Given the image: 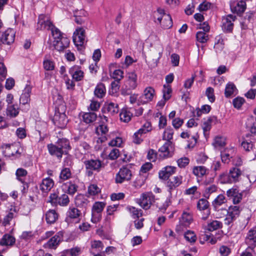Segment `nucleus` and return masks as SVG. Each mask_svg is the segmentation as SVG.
<instances>
[{
    "mask_svg": "<svg viewBox=\"0 0 256 256\" xmlns=\"http://www.w3.org/2000/svg\"><path fill=\"white\" fill-rule=\"evenodd\" d=\"M47 147L50 154L58 159H60L64 154H67L71 148L68 140L66 138L59 139L56 144H48Z\"/></svg>",
    "mask_w": 256,
    "mask_h": 256,
    "instance_id": "1",
    "label": "nucleus"
},
{
    "mask_svg": "<svg viewBox=\"0 0 256 256\" xmlns=\"http://www.w3.org/2000/svg\"><path fill=\"white\" fill-rule=\"evenodd\" d=\"M126 78L121 89V94L123 96L130 95L132 90H135L138 86L137 75L134 72H128Z\"/></svg>",
    "mask_w": 256,
    "mask_h": 256,
    "instance_id": "2",
    "label": "nucleus"
},
{
    "mask_svg": "<svg viewBox=\"0 0 256 256\" xmlns=\"http://www.w3.org/2000/svg\"><path fill=\"white\" fill-rule=\"evenodd\" d=\"M241 174L240 170L234 167L230 169L228 174L222 173L220 175L219 178L222 183L232 184L238 182Z\"/></svg>",
    "mask_w": 256,
    "mask_h": 256,
    "instance_id": "3",
    "label": "nucleus"
},
{
    "mask_svg": "<svg viewBox=\"0 0 256 256\" xmlns=\"http://www.w3.org/2000/svg\"><path fill=\"white\" fill-rule=\"evenodd\" d=\"M48 202L53 206L60 205L61 206H66L68 205L70 200L66 194L58 196V194L54 192L50 194Z\"/></svg>",
    "mask_w": 256,
    "mask_h": 256,
    "instance_id": "4",
    "label": "nucleus"
},
{
    "mask_svg": "<svg viewBox=\"0 0 256 256\" xmlns=\"http://www.w3.org/2000/svg\"><path fill=\"white\" fill-rule=\"evenodd\" d=\"M84 164L86 169V174L88 176L93 174L94 171L99 172L104 166L102 162L98 159L86 160L84 162Z\"/></svg>",
    "mask_w": 256,
    "mask_h": 256,
    "instance_id": "5",
    "label": "nucleus"
},
{
    "mask_svg": "<svg viewBox=\"0 0 256 256\" xmlns=\"http://www.w3.org/2000/svg\"><path fill=\"white\" fill-rule=\"evenodd\" d=\"M3 154L5 156L10 157L16 156L18 158L21 155L22 150L18 145L14 144H3L1 146Z\"/></svg>",
    "mask_w": 256,
    "mask_h": 256,
    "instance_id": "6",
    "label": "nucleus"
},
{
    "mask_svg": "<svg viewBox=\"0 0 256 256\" xmlns=\"http://www.w3.org/2000/svg\"><path fill=\"white\" fill-rule=\"evenodd\" d=\"M132 176V172L128 165L122 166L116 174L115 182L116 184H122L125 181H129Z\"/></svg>",
    "mask_w": 256,
    "mask_h": 256,
    "instance_id": "7",
    "label": "nucleus"
},
{
    "mask_svg": "<svg viewBox=\"0 0 256 256\" xmlns=\"http://www.w3.org/2000/svg\"><path fill=\"white\" fill-rule=\"evenodd\" d=\"M106 206V203L102 202H96L92 206V221L96 223L102 218V212Z\"/></svg>",
    "mask_w": 256,
    "mask_h": 256,
    "instance_id": "8",
    "label": "nucleus"
},
{
    "mask_svg": "<svg viewBox=\"0 0 256 256\" xmlns=\"http://www.w3.org/2000/svg\"><path fill=\"white\" fill-rule=\"evenodd\" d=\"M73 42L78 49H82L86 40L85 30L82 28L76 29L73 34Z\"/></svg>",
    "mask_w": 256,
    "mask_h": 256,
    "instance_id": "9",
    "label": "nucleus"
},
{
    "mask_svg": "<svg viewBox=\"0 0 256 256\" xmlns=\"http://www.w3.org/2000/svg\"><path fill=\"white\" fill-rule=\"evenodd\" d=\"M155 196L152 192L143 193L137 200V203L144 209L148 210L154 202Z\"/></svg>",
    "mask_w": 256,
    "mask_h": 256,
    "instance_id": "10",
    "label": "nucleus"
},
{
    "mask_svg": "<svg viewBox=\"0 0 256 256\" xmlns=\"http://www.w3.org/2000/svg\"><path fill=\"white\" fill-rule=\"evenodd\" d=\"M63 232L62 231L58 232L51 238L46 243L44 244L43 247L45 248L56 250L60 244L63 240Z\"/></svg>",
    "mask_w": 256,
    "mask_h": 256,
    "instance_id": "11",
    "label": "nucleus"
},
{
    "mask_svg": "<svg viewBox=\"0 0 256 256\" xmlns=\"http://www.w3.org/2000/svg\"><path fill=\"white\" fill-rule=\"evenodd\" d=\"M15 34V31L12 28H8L2 34L0 33V45L12 44L14 41Z\"/></svg>",
    "mask_w": 256,
    "mask_h": 256,
    "instance_id": "12",
    "label": "nucleus"
},
{
    "mask_svg": "<svg viewBox=\"0 0 256 256\" xmlns=\"http://www.w3.org/2000/svg\"><path fill=\"white\" fill-rule=\"evenodd\" d=\"M82 214L80 210L74 207H70L66 212V220L68 222H79L82 218Z\"/></svg>",
    "mask_w": 256,
    "mask_h": 256,
    "instance_id": "13",
    "label": "nucleus"
},
{
    "mask_svg": "<svg viewBox=\"0 0 256 256\" xmlns=\"http://www.w3.org/2000/svg\"><path fill=\"white\" fill-rule=\"evenodd\" d=\"M54 26L48 16L42 14L39 16L37 25L38 30H50Z\"/></svg>",
    "mask_w": 256,
    "mask_h": 256,
    "instance_id": "14",
    "label": "nucleus"
},
{
    "mask_svg": "<svg viewBox=\"0 0 256 256\" xmlns=\"http://www.w3.org/2000/svg\"><path fill=\"white\" fill-rule=\"evenodd\" d=\"M236 18V16L232 14H228L222 18V28L224 32H232L234 28V22Z\"/></svg>",
    "mask_w": 256,
    "mask_h": 256,
    "instance_id": "15",
    "label": "nucleus"
},
{
    "mask_svg": "<svg viewBox=\"0 0 256 256\" xmlns=\"http://www.w3.org/2000/svg\"><path fill=\"white\" fill-rule=\"evenodd\" d=\"M240 213V208L238 206H230L228 210L226 218L224 219L226 224L230 225L234 220Z\"/></svg>",
    "mask_w": 256,
    "mask_h": 256,
    "instance_id": "16",
    "label": "nucleus"
},
{
    "mask_svg": "<svg viewBox=\"0 0 256 256\" xmlns=\"http://www.w3.org/2000/svg\"><path fill=\"white\" fill-rule=\"evenodd\" d=\"M245 242L248 246L246 250H254L256 246V230L251 229L248 231L246 238Z\"/></svg>",
    "mask_w": 256,
    "mask_h": 256,
    "instance_id": "17",
    "label": "nucleus"
},
{
    "mask_svg": "<svg viewBox=\"0 0 256 256\" xmlns=\"http://www.w3.org/2000/svg\"><path fill=\"white\" fill-rule=\"evenodd\" d=\"M75 142H76L75 149L76 154L80 156L85 154L88 152L90 149V145L86 142H78V138L76 137L74 138Z\"/></svg>",
    "mask_w": 256,
    "mask_h": 256,
    "instance_id": "18",
    "label": "nucleus"
},
{
    "mask_svg": "<svg viewBox=\"0 0 256 256\" xmlns=\"http://www.w3.org/2000/svg\"><path fill=\"white\" fill-rule=\"evenodd\" d=\"M53 120L56 126L62 128H64L68 122L66 115L64 112H56Z\"/></svg>",
    "mask_w": 256,
    "mask_h": 256,
    "instance_id": "19",
    "label": "nucleus"
},
{
    "mask_svg": "<svg viewBox=\"0 0 256 256\" xmlns=\"http://www.w3.org/2000/svg\"><path fill=\"white\" fill-rule=\"evenodd\" d=\"M70 43V40L66 37L61 38V39L54 40L53 46L56 50L62 52L69 46Z\"/></svg>",
    "mask_w": 256,
    "mask_h": 256,
    "instance_id": "20",
    "label": "nucleus"
},
{
    "mask_svg": "<svg viewBox=\"0 0 256 256\" xmlns=\"http://www.w3.org/2000/svg\"><path fill=\"white\" fill-rule=\"evenodd\" d=\"M182 176H177L168 179L167 182L166 186L168 188V192L171 193L172 191L182 184Z\"/></svg>",
    "mask_w": 256,
    "mask_h": 256,
    "instance_id": "21",
    "label": "nucleus"
},
{
    "mask_svg": "<svg viewBox=\"0 0 256 256\" xmlns=\"http://www.w3.org/2000/svg\"><path fill=\"white\" fill-rule=\"evenodd\" d=\"M155 93L154 88L152 87H148L145 88L144 94L140 97V102L142 104H146L152 100Z\"/></svg>",
    "mask_w": 256,
    "mask_h": 256,
    "instance_id": "22",
    "label": "nucleus"
},
{
    "mask_svg": "<svg viewBox=\"0 0 256 256\" xmlns=\"http://www.w3.org/2000/svg\"><path fill=\"white\" fill-rule=\"evenodd\" d=\"M69 73L72 76V79L76 82L82 80L84 76V72L78 66H74L69 70Z\"/></svg>",
    "mask_w": 256,
    "mask_h": 256,
    "instance_id": "23",
    "label": "nucleus"
},
{
    "mask_svg": "<svg viewBox=\"0 0 256 256\" xmlns=\"http://www.w3.org/2000/svg\"><path fill=\"white\" fill-rule=\"evenodd\" d=\"M218 122V120L215 116L209 117L206 121L204 122L202 125V128L204 135L205 136H206L207 132L210 130L212 124H216Z\"/></svg>",
    "mask_w": 256,
    "mask_h": 256,
    "instance_id": "24",
    "label": "nucleus"
},
{
    "mask_svg": "<svg viewBox=\"0 0 256 256\" xmlns=\"http://www.w3.org/2000/svg\"><path fill=\"white\" fill-rule=\"evenodd\" d=\"M172 142L171 141H166L164 144L159 148V152L162 155L160 156L164 158L171 157L172 156V152L170 151V147H172Z\"/></svg>",
    "mask_w": 256,
    "mask_h": 256,
    "instance_id": "25",
    "label": "nucleus"
},
{
    "mask_svg": "<svg viewBox=\"0 0 256 256\" xmlns=\"http://www.w3.org/2000/svg\"><path fill=\"white\" fill-rule=\"evenodd\" d=\"M54 182L50 178H44L40 184V190L43 192H48L54 186Z\"/></svg>",
    "mask_w": 256,
    "mask_h": 256,
    "instance_id": "26",
    "label": "nucleus"
},
{
    "mask_svg": "<svg viewBox=\"0 0 256 256\" xmlns=\"http://www.w3.org/2000/svg\"><path fill=\"white\" fill-rule=\"evenodd\" d=\"M176 168L172 166H167L162 168L159 172V177L161 179H168L170 176L176 172Z\"/></svg>",
    "mask_w": 256,
    "mask_h": 256,
    "instance_id": "27",
    "label": "nucleus"
},
{
    "mask_svg": "<svg viewBox=\"0 0 256 256\" xmlns=\"http://www.w3.org/2000/svg\"><path fill=\"white\" fill-rule=\"evenodd\" d=\"M15 242L16 239L13 236L9 234H5L0 241V247L2 246H12ZM3 250V249L0 248V252Z\"/></svg>",
    "mask_w": 256,
    "mask_h": 256,
    "instance_id": "28",
    "label": "nucleus"
},
{
    "mask_svg": "<svg viewBox=\"0 0 256 256\" xmlns=\"http://www.w3.org/2000/svg\"><path fill=\"white\" fill-rule=\"evenodd\" d=\"M230 8L234 12L238 14H242L246 8V3L244 0H240L236 4L234 3L230 4Z\"/></svg>",
    "mask_w": 256,
    "mask_h": 256,
    "instance_id": "29",
    "label": "nucleus"
},
{
    "mask_svg": "<svg viewBox=\"0 0 256 256\" xmlns=\"http://www.w3.org/2000/svg\"><path fill=\"white\" fill-rule=\"evenodd\" d=\"M104 111L111 115L117 114L118 112V104L112 102L106 103L104 106Z\"/></svg>",
    "mask_w": 256,
    "mask_h": 256,
    "instance_id": "30",
    "label": "nucleus"
},
{
    "mask_svg": "<svg viewBox=\"0 0 256 256\" xmlns=\"http://www.w3.org/2000/svg\"><path fill=\"white\" fill-rule=\"evenodd\" d=\"M62 186L66 192L72 196L76 192L78 188V186L70 181L64 184Z\"/></svg>",
    "mask_w": 256,
    "mask_h": 256,
    "instance_id": "31",
    "label": "nucleus"
},
{
    "mask_svg": "<svg viewBox=\"0 0 256 256\" xmlns=\"http://www.w3.org/2000/svg\"><path fill=\"white\" fill-rule=\"evenodd\" d=\"M58 214L55 210H50L46 214V220L48 224H54L58 219Z\"/></svg>",
    "mask_w": 256,
    "mask_h": 256,
    "instance_id": "32",
    "label": "nucleus"
},
{
    "mask_svg": "<svg viewBox=\"0 0 256 256\" xmlns=\"http://www.w3.org/2000/svg\"><path fill=\"white\" fill-rule=\"evenodd\" d=\"M192 172L198 177L202 178L208 173V170L204 166H196L193 168Z\"/></svg>",
    "mask_w": 256,
    "mask_h": 256,
    "instance_id": "33",
    "label": "nucleus"
},
{
    "mask_svg": "<svg viewBox=\"0 0 256 256\" xmlns=\"http://www.w3.org/2000/svg\"><path fill=\"white\" fill-rule=\"evenodd\" d=\"M222 227V222L217 220H212L210 222H208L206 226V230L210 232L217 230Z\"/></svg>",
    "mask_w": 256,
    "mask_h": 256,
    "instance_id": "34",
    "label": "nucleus"
},
{
    "mask_svg": "<svg viewBox=\"0 0 256 256\" xmlns=\"http://www.w3.org/2000/svg\"><path fill=\"white\" fill-rule=\"evenodd\" d=\"M89 201L85 196L82 194H79L75 198V203L78 206L86 208Z\"/></svg>",
    "mask_w": 256,
    "mask_h": 256,
    "instance_id": "35",
    "label": "nucleus"
},
{
    "mask_svg": "<svg viewBox=\"0 0 256 256\" xmlns=\"http://www.w3.org/2000/svg\"><path fill=\"white\" fill-rule=\"evenodd\" d=\"M106 87L102 83H99L96 86L94 94L98 98H102L106 94Z\"/></svg>",
    "mask_w": 256,
    "mask_h": 256,
    "instance_id": "36",
    "label": "nucleus"
},
{
    "mask_svg": "<svg viewBox=\"0 0 256 256\" xmlns=\"http://www.w3.org/2000/svg\"><path fill=\"white\" fill-rule=\"evenodd\" d=\"M192 216L191 214L184 212L180 218V222L182 225L188 226L192 222Z\"/></svg>",
    "mask_w": 256,
    "mask_h": 256,
    "instance_id": "37",
    "label": "nucleus"
},
{
    "mask_svg": "<svg viewBox=\"0 0 256 256\" xmlns=\"http://www.w3.org/2000/svg\"><path fill=\"white\" fill-rule=\"evenodd\" d=\"M80 252V248L78 247H75L64 250L61 252L60 256H78Z\"/></svg>",
    "mask_w": 256,
    "mask_h": 256,
    "instance_id": "38",
    "label": "nucleus"
},
{
    "mask_svg": "<svg viewBox=\"0 0 256 256\" xmlns=\"http://www.w3.org/2000/svg\"><path fill=\"white\" fill-rule=\"evenodd\" d=\"M97 115L94 112H85L82 116L83 120L86 124H92L96 121Z\"/></svg>",
    "mask_w": 256,
    "mask_h": 256,
    "instance_id": "39",
    "label": "nucleus"
},
{
    "mask_svg": "<svg viewBox=\"0 0 256 256\" xmlns=\"http://www.w3.org/2000/svg\"><path fill=\"white\" fill-rule=\"evenodd\" d=\"M160 24L164 29L170 28L172 26V20L171 16L168 14H164V18L162 22Z\"/></svg>",
    "mask_w": 256,
    "mask_h": 256,
    "instance_id": "40",
    "label": "nucleus"
},
{
    "mask_svg": "<svg viewBox=\"0 0 256 256\" xmlns=\"http://www.w3.org/2000/svg\"><path fill=\"white\" fill-rule=\"evenodd\" d=\"M127 210L130 212L132 217L134 219L139 218L142 216V212L135 207L128 206L126 208Z\"/></svg>",
    "mask_w": 256,
    "mask_h": 256,
    "instance_id": "41",
    "label": "nucleus"
},
{
    "mask_svg": "<svg viewBox=\"0 0 256 256\" xmlns=\"http://www.w3.org/2000/svg\"><path fill=\"white\" fill-rule=\"evenodd\" d=\"M30 90L29 88L24 90L20 98V104L25 105L29 102L30 101Z\"/></svg>",
    "mask_w": 256,
    "mask_h": 256,
    "instance_id": "42",
    "label": "nucleus"
},
{
    "mask_svg": "<svg viewBox=\"0 0 256 256\" xmlns=\"http://www.w3.org/2000/svg\"><path fill=\"white\" fill-rule=\"evenodd\" d=\"M196 207L200 211L210 210L208 202L206 199L203 198L200 199L198 201Z\"/></svg>",
    "mask_w": 256,
    "mask_h": 256,
    "instance_id": "43",
    "label": "nucleus"
},
{
    "mask_svg": "<svg viewBox=\"0 0 256 256\" xmlns=\"http://www.w3.org/2000/svg\"><path fill=\"white\" fill-rule=\"evenodd\" d=\"M91 247V252L92 254H96L99 253L102 250L104 246L100 241L94 240L92 242Z\"/></svg>",
    "mask_w": 256,
    "mask_h": 256,
    "instance_id": "44",
    "label": "nucleus"
},
{
    "mask_svg": "<svg viewBox=\"0 0 256 256\" xmlns=\"http://www.w3.org/2000/svg\"><path fill=\"white\" fill-rule=\"evenodd\" d=\"M6 114L8 116L15 118L19 114L18 108L14 104L8 106L6 108Z\"/></svg>",
    "mask_w": 256,
    "mask_h": 256,
    "instance_id": "45",
    "label": "nucleus"
},
{
    "mask_svg": "<svg viewBox=\"0 0 256 256\" xmlns=\"http://www.w3.org/2000/svg\"><path fill=\"white\" fill-rule=\"evenodd\" d=\"M132 116V113L127 109H122L120 114V119L124 122H128Z\"/></svg>",
    "mask_w": 256,
    "mask_h": 256,
    "instance_id": "46",
    "label": "nucleus"
},
{
    "mask_svg": "<svg viewBox=\"0 0 256 256\" xmlns=\"http://www.w3.org/2000/svg\"><path fill=\"white\" fill-rule=\"evenodd\" d=\"M236 90L235 85L232 82H228L226 86L224 95L226 98H230L232 96L234 92Z\"/></svg>",
    "mask_w": 256,
    "mask_h": 256,
    "instance_id": "47",
    "label": "nucleus"
},
{
    "mask_svg": "<svg viewBox=\"0 0 256 256\" xmlns=\"http://www.w3.org/2000/svg\"><path fill=\"white\" fill-rule=\"evenodd\" d=\"M246 128L250 132L256 136V122L253 118H250L248 120L246 124Z\"/></svg>",
    "mask_w": 256,
    "mask_h": 256,
    "instance_id": "48",
    "label": "nucleus"
},
{
    "mask_svg": "<svg viewBox=\"0 0 256 256\" xmlns=\"http://www.w3.org/2000/svg\"><path fill=\"white\" fill-rule=\"evenodd\" d=\"M164 14H166L164 12V10L158 8L156 11L154 12V17L159 23H161L164 18Z\"/></svg>",
    "mask_w": 256,
    "mask_h": 256,
    "instance_id": "49",
    "label": "nucleus"
},
{
    "mask_svg": "<svg viewBox=\"0 0 256 256\" xmlns=\"http://www.w3.org/2000/svg\"><path fill=\"white\" fill-rule=\"evenodd\" d=\"M100 192V189L96 184H92L88 187V193L90 196H96Z\"/></svg>",
    "mask_w": 256,
    "mask_h": 256,
    "instance_id": "50",
    "label": "nucleus"
},
{
    "mask_svg": "<svg viewBox=\"0 0 256 256\" xmlns=\"http://www.w3.org/2000/svg\"><path fill=\"white\" fill-rule=\"evenodd\" d=\"M213 145L215 148L224 146L226 145V138L223 136H216L214 140Z\"/></svg>",
    "mask_w": 256,
    "mask_h": 256,
    "instance_id": "51",
    "label": "nucleus"
},
{
    "mask_svg": "<svg viewBox=\"0 0 256 256\" xmlns=\"http://www.w3.org/2000/svg\"><path fill=\"white\" fill-rule=\"evenodd\" d=\"M174 130L171 128H168L164 131L162 135V140L166 141H171L172 139Z\"/></svg>",
    "mask_w": 256,
    "mask_h": 256,
    "instance_id": "52",
    "label": "nucleus"
},
{
    "mask_svg": "<svg viewBox=\"0 0 256 256\" xmlns=\"http://www.w3.org/2000/svg\"><path fill=\"white\" fill-rule=\"evenodd\" d=\"M16 216L15 213L12 211H10L8 213V214L4 217L2 224L4 226H6L7 225L10 224V222L12 220V219Z\"/></svg>",
    "mask_w": 256,
    "mask_h": 256,
    "instance_id": "53",
    "label": "nucleus"
},
{
    "mask_svg": "<svg viewBox=\"0 0 256 256\" xmlns=\"http://www.w3.org/2000/svg\"><path fill=\"white\" fill-rule=\"evenodd\" d=\"M225 196L222 194L218 195L212 202V205L216 208L226 202Z\"/></svg>",
    "mask_w": 256,
    "mask_h": 256,
    "instance_id": "54",
    "label": "nucleus"
},
{
    "mask_svg": "<svg viewBox=\"0 0 256 256\" xmlns=\"http://www.w3.org/2000/svg\"><path fill=\"white\" fill-rule=\"evenodd\" d=\"M172 92V90L170 86L164 84L162 90L163 98L168 100L171 98Z\"/></svg>",
    "mask_w": 256,
    "mask_h": 256,
    "instance_id": "55",
    "label": "nucleus"
},
{
    "mask_svg": "<svg viewBox=\"0 0 256 256\" xmlns=\"http://www.w3.org/2000/svg\"><path fill=\"white\" fill-rule=\"evenodd\" d=\"M52 34L54 40H58L61 39V38L65 37L61 32L54 26L50 30Z\"/></svg>",
    "mask_w": 256,
    "mask_h": 256,
    "instance_id": "56",
    "label": "nucleus"
},
{
    "mask_svg": "<svg viewBox=\"0 0 256 256\" xmlns=\"http://www.w3.org/2000/svg\"><path fill=\"white\" fill-rule=\"evenodd\" d=\"M72 174L70 168H64L62 170L60 178L63 180H66L70 178Z\"/></svg>",
    "mask_w": 256,
    "mask_h": 256,
    "instance_id": "57",
    "label": "nucleus"
},
{
    "mask_svg": "<svg viewBox=\"0 0 256 256\" xmlns=\"http://www.w3.org/2000/svg\"><path fill=\"white\" fill-rule=\"evenodd\" d=\"M197 40L200 43H205L208 40V35L204 32H198L196 34Z\"/></svg>",
    "mask_w": 256,
    "mask_h": 256,
    "instance_id": "58",
    "label": "nucleus"
},
{
    "mask_svg": "<svg viewBox=\"0 0 256 256\" xmlns=\"http://www.w3.org/2000/svg\"><path fill=\"white\" fill-rule=\"evenodd\" d=\"M184 237L188 242H195L196 239V236L194 232L190 230H188L186 232Z\"/></svg>",
    "mask_w": 256,
    "mask_h": 256,
    "instance_id": "59",
    "label": "nucleus"
},
{
    "mask_svg": "<svg viewBox=\"0 0 256 256\" xmlns=\"http://www.w3.org/2000/svg\"><path fill=\"white\" fill-rule=\"evenodd\" d=\"M28 174L27 171L22 168H18L16 172V176L18 180L21 182L22 183L24 182V180L22 177L26 176Z\"/></svg>",
    "mask_w": 256,
    "mask_h": 256,
    "instance_id": "60",
    "label": "nucleus"
},
{
    "mask_svg": "<svg viewBox=\"0 0 256 256\" xmlns=\"http://www.w3.org/2000/svg\"><path fill=\"white\" fill-rule=\"evenodd\" d=\"M217 186L214 184H211L206 186L205 189L204 196L208 198L210 195L211 194L216 192L217 190Z\"/></svg>",
    "mask_w": 256,
    "mask_h": 256,
    "instance_id": "61",
    "label": "nucleus"
},
{
    "mask_svg": "<svg viewBox=\"0 0 256 256\" xmlns=\"http://www.w3.org/2000/svg\"><path fill=\"white\" fill-rule=\"evenodd\" d=\"M206 95L210 102H214L215 100L214 90L212 87H208L206 90Z\"/></svg>",
    "mask_w": 256,
    "mask_h": 256,
    "instance_id": "62",
    "label": "nucleus"
},
{
    "mask_svg": "<svg viewBox=\"0 0 256 256\" xmlns=\"http://www.w3.org/2000/svg\"><path fill=\"white\" fill-rule=\"evenodd\" d=\"M145 179L142 176H138L134 182V186L136 188H141L144 184Z\"/></svg>",
    "mask_w": 256,
    "mask_h": 256,
    "instance_id": "63",
    "label": "nucleus"
},
{
    "mask_svg": "<svg viewBox=\"0 0 256 256\" xmlns=\"http://www.w3.org/2000/svg\"><path fill=\"white\" fill-rule=\"evenodd\" d=\"M241 145L244 150L249 152L252 149L254 143L252 140H244L242 142Z\"/></svg>",
    "mask_w": 256,
    "mask_h": 256,
    "instance_id": "64",
    "label": "nucleus"
}]
</instances>
